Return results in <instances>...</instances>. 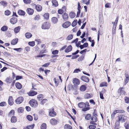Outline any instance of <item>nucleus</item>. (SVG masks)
<instances>
[{
	"instance_id": "nucleus-15",
	"label": "nucleus",
	"mask_w": 129,
	"mask_h": 129,
	"mask_svg": "<svg viewBox=\"0 0 129 129\" xmlns=\"http://www.w3.org/2000/svg\"><path fill=\"white\" fill-rule=\"evenodd\" d=\"M21 27L20 26H18L16 27L14 29V32L16 34L18 33L20 31Z\"/></svg>"
},
{
	"instance_id": "nucleus-27",
	"label": "nucleus",
	"mask_w": 129,
	"mask_h": 129,
	"mask_svg": "<svg viewBox=\"0 0 129 129\" xmlns=\"http://www.w3.org/2000/svg\"><path fill=\"white\" fill-rule=\"evenodd\" d=\"M81 79L82 81H89V78L85 76H82L81 78Z\"/></svg>"
},
{
	"instance_id": "nucleus-37",
	"label": "nucleus",
	"mask_w": 129,
	"mask_h": 129,
	"mask_svg": "<svg viewBox=\"0 0 129 129\" xmlns=\"http://www.w3.org/2000/svg\"><path fill=\"white\" fill-rule=\"evenodd\" d=\"M26 118L29 121H31L33 119L32 117L30 115H27L26 116Z\"/></svg>"
},
{
	"instance_id": "nucleus-19",
	"label": "nucleus",
	"mask_w": 129,
	"mask_h": 129,
	"mask_svg": "<svg viewBox=\"0 0 129 129\" xmlns=\"http://www.w3.org/2000/svg\"><path fill=\"white\" fill-rule=\"evenodd\" d=\"M15 86L16 88L18 89H20L22 87L21 84L19 82H17L15 83Z\"/></svg>"
},
{
	"instance_id": "nucleus-59",
	"label": "nucleus",
	"mask_w": 129,
	"mask_h": 129,
	"mask_svg": "<svg viewBox=\"0 0 129 129\" xmlns=\"http://www.w3.org/2000/svg\"><path fill=\"white\" fill-rule=\"evenodd\" d=\"M81 71V70L78 69H77L75 70L73 73H78L79 72H80Z\"/></svg>"
},
{
	"instance_id": "nucleus-64",
	"label": "nucleus",
	"mask_w": 129,
	"mask_h": 129,
	"mask_svg": "<svg viewBox=\"0 0 129 129\" xmlns=\"http://www.w3.org/2000/svg\"><path fill=\"white\" fill-rule=\"evenodd\" d=\"M35 41L38 43V44L40 43L41 42V40L39 39H37L35 40Z\"/></svg>"
},
{
	"instance_id": "nucleus-51",
	"label": "nucleus",
	"mask_w": 129,
	"mask_h": 129,
	"mask_svg": "<svg viewBox=\"0 0 129 129\" xmlns=\"http://www.w3.org/2000/svg\"><path fill=\"white\" fill-rule=\"evenodd\" d=\"M24 2L26 4H30L31 0H23Z\"/></svg>"
},
{
	"instance_id": "nucleus-1",
	"label": "nucleus",
	"mask_w": 129,
	"mask_h": 129,
	"mask_svg": "<svg viewBox=\"0 0 129 129\" xmlns=\"http://www.w3.org/2000/svg\"><path fill=\"white\" fill-rule=\"evenodd\" d=\"M118 122L119 123L120 122H125V120L126 119V117L123 115H121L118 116Z\"/></svg>"
},
{
	"instance_id": "nucleus-25",
	"label": "nucleus",
	"mask_w": 129,
	"mask_h": 129,
	"mask_svg": "<svg viewBox=\"0 0 129 129\" xmlns=\"http://www.w3.org/2000/svg\"><path fill=\"white\" fill-rule=\"evenodd\" d=\"M25 36L26 38L29 39L31 37L32 35L31 33H27L25 34Z\"/></svg>"
},
{
	"instance_id": "nucleus-49",
	"label": "nucleus",
	"mask_w": 129,
	"mask_h": 129,
	"mask_svg": "<svg viewBox=\"0 0 129 129\" xmlns=\"http://www.w3.org/2000/svg\"><path fill=\"white\" fill-rule=\"evenodd\" d=\"M124 126L125 129H129V125L127 123H125L124 124Z\"/></svg>"
},
{
	"instance_id": "nucleus-34",
	"label": "nucleus",
	"mask_w": 129,
	"mask_h": 129,
	"mask_svg": "<svg viewBox=\"0 0 129 129\" xmlns=\"http://www.w3.org/2000/svg\"><path fill=\"white\" fill-rule=\"evenodd\" d=\"M74 86H76L80 84V81H72Z\"/></svg>"
},
{
	"instance_id": "nucleus-20",
	"label": "nucleus",
	"mask_w": 129,
	"mask_h": 129,
	"mask_svg": "<svg viewBox=\"0 0 129 129\" xmlns=\"http://www.w3.org/2000/svg\"><path fill=\"white\" fill-rule=\"evenodd\" d=\"M50 122L52 124L54 125L57 123L56 120L54 118L51 119L50 120Z\"/></svg>"
},
{
	"instance_id": "nucleus-26",
	"label": "nucleus",
	"mask_w": 129,
	"mask_h": 129,
	"mask_svg": "<svg viewBox=\"0 0 129 129\" xmlns=\"http://www.w3.org/2000/svg\"><path fill=\"white\" fill-rule=\"evenodd\" d=\"M0 4L3 5L4 7H6L7 6V3L4 1H2L0 2Z\"/></svg>"
},
{
	"instance_id": "nucleus-24",
	"label": "nucleus",
	"mask_w": 129,
	"mask_h": 129,
	"mask_svg": "<svg viewBox=\"0 0 129 129\" xmlns=\"http://www.w3.org/2000/svg\"><path fill=\"white\" fill-rule=\"evenodd\" d=\"M86 87L84 85H82L80 88V90L81 91H84L86 90Z\"/></svg>"
},
{
	"instance_id": "nucleus-6",
	"label": "nucleus",
	"mask_w": 129,
	"mask_h": 129,
	"mask_svg": "<svg viewBox=\"0 0 129 129\" xmlns=\"http://www.w3.org/2000/svg\"><path fill=\"white\" fill-rule=\"evenodd\" d=\"M71 25V23L69 21H67L64 22L62 25V27L64 28H67Z\"/></svg>"
},
{
	"instance_id": "nucleus-45",
	"label": "nucleus",
	"mask_w": 129,
	"mask_h": 129,
	"mask_svg": "<svg viewBox=\"0 0 129 129\" xmlns=\"http://www.w3.org/2000/svg\"><path fill=\"white\" fill-rule=\"evenodd\" d=\"M73 35H70L68 36L67 38V39L68 40H70L73 38Z\"/></svg>"
},
{
	"instance_id": "nucleus-40",
	"label": "nucleus",
	"mask_w": 129,
	"mask_h": 129,
	"mask_svg": "<svg viewBox=\"0 0 129 129\" xmlns=\"http://www.w3.org/2000/svg\"><path fill=\"white\" fill-rule=\"evenodd\" d=\"M18 111L19 113H22L23 111V108L21 107L19 108L18 110Z\"/></svg>"
},
{
	"instance_id": "nucleus-48",
	"label": "nucleus",
	"mask_w": 129,
	"mask_h": 129,
	"mask_svg": "<svg viewBox=\"0 0 129 129\" xmlns=\"http://www.w3.org/2000/svg\"><path fill=\"white\" fill-rule=\"evenodd\" d=\"M47 101V100L46 99H43L41 102V104L43 105Z\"/></svg>"
},
{
	"instance_id": "nucleus-38",
	"label": "nucleus",
	"mask_w": 129,
	"mask_h": 129,
	"mask_svg": "<svg viewBox=\"0 0 129 129\" xmlns=\"http://www.w3.org/2000/svg\"><path fill=\"white\" fill-rule=\"evenodd\" d=\"M44 17L46 19H48L49 17V14L48 13H45L44 15Z\"/></svg>"
},
{
	"instance_id": "nucleus-41",
	"label": "nucleus",
	"mask_w": 129,
	"mask_h": 129,
	"mask_svg": "<svg viewBox=\"0 0 129 129\" xmlns=\"http://www.w3.org/2000/svg\"><path fill=\"white\" fill-rule=\"evenodd\" d=\"M91 96V95L88 93H86L84 95V98L86 99L90 98Z\"/></svg>"
},
{
	"instance_id": "nucleus-7",
	"label": "nucleus",
	"mask_w": 129,
	"mask_h": 129,
	"mask_svg": "<svg viewBox=\"0 0 129 129\" xmlns=\"http://www.w3.org/2000/svg\"><path fill=\"white\" fill-rule=\"evenodd\" d=\"M27 13L29 15H32L34 12V10L30 8H28L26 10Z\"/></svg>"
},
{
	"instance_id": "nucleus-52",
	"label": "nucleus",
	"mask_w": 129,
	"mask_h": 129,
	"mask_svg": "<svg viewBox=\"0 0 129 129\" xmlns=\"http://www.w3.org/2000/svg\"><path fill=\"white\" fill-rule=\"evenodd\" d=\"M40 19V16L39 15L36 16L34 18V20H38Z\"/></svg>"
},
{
	"instance_id": "nucleus-60",
	"label": "nucleus",
	"mask_w": 129,
	"mask_h": 129,
	"mask_svg": "<svg viewBox=\"0 0 129 129\" xmlns=\"http://www.w3.org/2000/svg\"><path fill=\"white\" fill-rule=\"evenodd\" d=\"M90 0H88V1L87 2V0H84L83 1L84 3H85L87 5H89L90 3Z\"/></svg>"
},
{
	"instance_id": "nucleus-42",
	"label": "nucleus",
	"mask_w": 129,
	"mask_h": 129,
	"mask_svg": "<svg viewBox=\"0 0 129 129\" xmlns=\"http://www.w3.org/2000/svg\"><path fill=\"white\" fill-rule=\"evenodd\" d=\"M28 44L30 46L33 47L35 45V42L34 41L29 42L28 43Z\"/></svg>"
},
{
	"instance_id": "nucleus-21",
	"label": "nucleus",
	"mask_w": 129,
	"mask_h": 129,
	"mask_svg": "<svg viewBox=\"0 0 129 129\" xmlns=\"http://www.w3.org/2000/svg\"><path fill=\"white\" fill-rule=\"evenodd\" d=\"M52 5L55 7H57L58 6V3L57 1L56 0H53L52 1Z\"/></svg>"
},
{
	"instance_id": "nucleus-58",
	"label": "nucleus",
	"mask_w": 129,
	"mask_h": 129,
	"mask_svg": "<svg viewBox=\"0 0 129 129\" xmlns=\"http://www.w3.org/2000/svg\"><path fill=\"white\" fill-rule=\"evenodd\" d=\"M22 78V76H17L16 77V80H18L20 79H21Z\"/></svg>"
},
{
	"instance_id": "nucleus-28",
	"label": "nucleus",
	"mask_w": 129,
	"mask_h": 129,
	"mask_svg": "<svg viewBox=\"0 0 129 129\" xmlns=\"http://www.w3.org/2000/svg\"><path fill=\"white\" fill-rule=\"evenodd\" d=\"M116 26V25L115 24H113L112 29V32L113 34H114L115 33Z\"/></svg>"
},
{
	"instance_id": "nucleus-35",
	"label": "nucleus",
	"mask_w": 129,
	"mask_h": 129,
	"mask_svg": "<svg viewBox=\"0 0 129 129\" xmlns=\"http://www.w3.org/2000/svg\"><path fill=\"white\" fill-rule=\"evenodd\" d=\"M46 125L45 123H43L41 126V129H46Z\"/></svg>"
},
{
	"instance_id": "nucleus-13",
	"label": "nucleus",
	"mask_w": 129,
	"mask_h": 129,
	"mask_svg": "<svg viewBox=\"0 0 129 129\" xmlns=\"http://www.w3.org/2000/svg\"><path fill=\"white\" fill-rule=\"evenodd\" d=\"M9 104L10 105H12L13 104V99L12 96H10L8 100Z\"/></svg>"
},
{
	"instance_id": "nucleus-10",
	"label": "nucleus",
	"mask_w": 129,
	"mask_h": 129,
	"mask_svg": "<svg viewBox=\"0 0 129 129\" xmlns=\"http://www.w3.org/2000/svg\"><path fill=\"white\" fill-rule=\"evenodd\" d=\"M62 17L64 20H68V14L66 13H64L62 15Z\"/></svg>"
},
{
	"instance_id": "nucleus-47",
	"label": "nucleus",
	"mask_w": 129,
	"mask_h": 129,
	"mask_svg": "<svg viewBox=\"0 0 129 129\" xmlns=\"http://www.w3.org/2000/svg\"><path fill=\"white\" fill-rule=\"evenodd\" d=\"M125 76L126 77L125 81H128L129 80V76L128 75L127 73H125Z\"/></svg>"
},
{
	"instance_id": "nucleus-14",
	"label": "nucleus",
	"mask_w": 129,
	"mask_h": 129,
	"mask_svg": "<svg viewBox=\"0 0 129 129\" xmlns=\"http://www.w3.org/2000/svg\"><path fill=\"white\" fill-rule=\"evenodd\" d=\"M35 7L37 11L40 12L42 10V7L41 5H36Z\"/></svg>"
},
{
	"instance_id": "nucleus-62",
	"label": "nucleus",
	"mask_w": 129,
	"mask_h": 129,
	"mask_svg": "<svg viewBox=\"0 0 129 129\" xmlns=\"http://www.w3.org/2000/svg\"><path fill=\"white\" fill-rule=\"evenodd\" d=\"M84 58V56H82L79 57L78 59V60L79 61H81Z\"/></svg>"
},
{
	"instance_id": "nucleus-50",
	"label": "nucleus",
	"mask_w": 129,
	"mask_h": 129,
	"mask_svg": "<svg viewBox=\"0 0 129 129\" xmlns=\"http://www.w3.org/2000/svg\"><path fill=\"white\" fill-rule=\"evenodd\" d=\"M117 113H123L125 112V111L122 110H116Z\"/></svg>"
},
{
	"instance_id": "nucleus-17",
	"label": "nucleus",
	"mask_w": 129,
	"mask_h": 129,
	"mask_svg": "<svg viewBox=\"0 0 129 129\" xmlns=\"http://www.w3.org/2000/svg\"><path fill=\"white\" fill-rule=\"evenodd\" d=\"M51 20L52 22L54 24L56 23L58 21L57 18L55 17H53L52 18Z\"/></svg>"
},
{
	"instance_id": "nucleus-57",
	"label": "nucleus",
	"mask_w": 129,
	"mask_h": 129,
	"mask_svg": "<svg viewBox=\"0 0 129 129\" xmlns=\"http://www.w3.org/2000/svg\"><path fill=\"white\" fill-rule=\"evenodd\" d=\"M6 105V103L5 102H1L0 103V106H4Z\"/></svg>"
},
{
	"instance_id": "nucleus-11",
	"label": "nucleus",
	"mask_w": 129,
	"mask_h": 129,
	"mask_svg": "<svg viewBox=\"0 0 129 129\" xmlns=\"http://www.w3.org/2000/svg\"><path fill=\"white\" fill-rule=\"evenodd\" d=\"M18 41V38H15L11 42V44L13 45H15L16 44Z\"/></svg>"
},
{
	"instance_id": "nucleus-54",
	"label": "nucleus",
	"mask_w": 129,
	"mask_h": 129,
	"mask_svg": "<svg viewBox=\"0 0 129 129\" xmlns=\"http://www.w3.org/2000/svg\"><path fill=\"white\" fill-rule=\"evenodd\" d=\"M117 113V112H116V110L114 111L113 112V113L112 115L111 116L112 118H114L116 114Z\"/></svg>"
},
{
	"instance_id": "nucleus-31",
	"label": "nucleus",
	"mask_w": 129,
	"mask_h": 129,
	"mask_svg": "<svg viewBox=\"0 0 129 129\" xmlns=\"http://www.w3.org/2000/svg\"><path fill=\"white\" fill-rule=\"evenodd\" d=\"M65 129H72V127L69 124H66L64 126Z\"/></svg>"
},
{
	"instance_id": "nucleus-29",
	"label": "nucleus",
	"mask_w": 129,
	"mask_h": 129,
	"mask_svg": "<svg viewBox=\"0 0 129 129\" xmlns=\"http://www.w3.org/2000/svg\"><path fill=\"white\" fill-rule=\"evenodd\" d=\"M14 110H12L9 112V116L10 117L13 116L14 114Z\"/></svg>"
},
{
	"instance_id": "nucleus-8",
	"label": "nucleus",
	"mask_w": 129,
	"mask_h": 129,
	"mask_svg": "<svg viewBox=\"0 0 129 129\" xmlns=\"http://www.w3.org/2000/svg\"><path fill=\"white\" fill-rule=\"evenodd\" d=\"M10 21L11 23L13 24H14L17 23V19L15 17H13L10 19Z\"/></svg>"
},
{
	"instance_id": "nucleus-23",
	"label": "nucleus",
	"mask_w": 129,
	"mask_h": 129,
	"mask_svg": "<svg viewBox=\"0 0 129 129\" xmlns=\"http://www.w3.org/2000/svg\"><path fill=\"white\" fill-rule=\"evenodd\" d=\"M70 17L71 18H74L76 16V14L73 12L70 13L69 14Z\"/></svg>"
},
{
	"instance_id": "nucleus-5",
	"label": "nucleus",
	"mask_w": 129,
	"mask_h": 129,
	"mask_svg": "<svg viewBox=\"0 0 129 129\" xmlns=\"http://www.w3.org/2000/svg\"><path fill=\"white\" fill-rule=\"evenodd\" d=\"M37 93L33 90H30L28 93V95L30 96H33L37 94Z\"/></svg>"
},
{
	"instance_id": "nucleus-12",
	"label": "nucleus",
	"mask_w": 129,
	"mask_h": 129,
	"mask_svg": "<svg viewBox=\"0 0 129 129\" xmlns=\"http://www.w3.org/2000/svg\"><path fill=\"white\" fill-rule=\"evenodd\" d=\"M72 48L71 45H70L65 50V52L66 53L69 52L72 50Z\"/></svg>"
},
{
	"instance_id": "nucleus-56",
	"label": "nucleus",
	"mask_w": 129,
	"mask_h": 129,
	"mask_svg": "<svg viewBox=\"0 0 129 129\" xmlns=\"http://www.w3.org/2000/svg\"><path fill=\"white\" fill-rule=\"evenodd\" d=\"M58 51L57 50H55L52 52V54L54 55L56 54H58Z\"/></svg>"
},
{
	"instance_id": "nucleus-53",
	"label": "nucleus",
	"mask_w": 129,
	"mask_h": 129,
	"mask_svg": "<svg viewBox=\"0 0 129 129\" xmlns=\"http://www.w3.org/2000/svg\"><path fill=\"white\" fill-rule=\"evenodd\" d=\"M75 20H76L74 21L72 24V25L73 27H74L77 24V21H76Z\"/></svg>"
},
{
	"instance_id": "nucleus-32",
	"label": "nucleus",
	"mask_w": 129,
	"mask_h": 129,
	"mask_svg": "<svg viewBox=\"0 0 129 129\" xmlns=\"http://www.w3.org/2000/svg\"><path fill=\"white\" fill-rule=\"evenodd\" d=\"M91 120L94 122H96L97 120L96 116L94 115L92 116L91 118Z\"/></svg>"
},
{
	"instance_id": "nucleus-2",
	"label": "nucleus",
	"mask_w": 129,
	"mask_h": 129,
	"mask_svg": "<svg viewBox=\"0 0 129 129\" xmlns=\"http://www.w3.org/2000/svg\"><path fill=\"white\" fill-rule=\"evenodd\" d=\"M30 105L33 107H36L38 105L37 101L34 99L30 100L29 102Z\"/></svg>"
},
{
	"instance_id": "nucleus-39",
	"label": "nucleus",
	"mask_w": 129,
	"mask_h": 129,
	"mask_svg": "<svg viewBox=\"0 0 129 129\" xmlns=\"http://www.w3.org/2000/svg\"><path fill=\"white\" fill-rule=\"evenodd\" d=\"M91 115L89 114H88L86 115L85 116V119L87 120H89L91 118Z\"/></svg>"
},
{
	"instance_id": "nucleus-30",
	"label": "nucleus",
	"mask_w": 129,
	"mask_h": 129,
	"mask_svg": "<svg viewBox=\"0 0 129 129\" xmlns=\"http://www.w3.org/2000/svg\"><path fill=\"white\" fill-rule=\"evenodd\" d=\"M43 95L42 94H40L37 96V98L39 100H41L43 99Z\"/></svg>"
},
{
	"instance_id": "nucleus-16",
	"label": "nucleus",
	"mask_w": 129,
	"mask_h": 129,
	"mask_svg": "<svg viewBox=\"0 0 129 129\" xmlns=\"http://www.w3.org/2000/svg\"><path fill=\"white\" fill-rule=\"evenodd\" d=\"M18 14L20 15H24L25 14V12L22 10H19L18 11Z\"/></svg>"
},
{
	"instance_id": "nucleus-33",
	"label": "nucleus",
	"mask_w": 129,
	"mask_h": 129,
	"mask_svg": "<svg viewBox=\"0 0 129 129\" xmlns=\"http://www.w3.org/2000/svg\"><path fill=\"white\" fill-rule=\"evenodd\" d=\"M8 27L6 26H3L1 29V30L3 31H5L8 29Z\"/></svg>"
},
{
	"instance_id": "nucleus-22",
	"label": "nucleus",
	"mask_w": 129,
	"mask_h": 129,
	"mask_svg": "<svg viewBox=\"0 0 129 129\" xmlns=\"http://www.w3.org/2000/svg\"><path fill=\"white\" fill-rule=\"evenodd\" d=\"M79 107L80 108H83L85 107V105L83 102H80L78 104Z\"/></svg>"
},
{
	"instance_id": "nucleus-44",
	"label": "nucleus",
	"mask_w": 129,
	"mask_h": 129,
	"mask_svg": "<svg viewBox=\"0 0 129 129\" xmlns=\"http://www.w3.org/2000/svg\"><path fill=\"white\" fill-rule=\"evenodd\" d=\"M10 13L11 12L9 10H7L5 12V14L7 16L9 15L10 14Z\"/></svg>"
},
{
	"instance_id": "nucleus-43",
	"label": "nucleus",
	"mask_w": 129,
	"mask_h": 129,
	"mask_svg": "<svg viewBox=\"0 0 129 129\" xmlns=\"http://www.w3.org/2000/svg\"><path fill=\"white\" fill-rule=\"evenodd\" d=\"M107 85V83L106 82H104L101 83L100 85V86L103 87L104 86H106Z\"/></svg>"
},
{
	"instance_id": "nucleus-36",
	"label": "nucleus",
	"mask_w": 129,
	"mask_h": 129,
	"mask_svg": "<svg viewBox=\"0 0 129 129\" xmlns=\"http://www.w3.org/2000/svg\"><path fill=\"white\" fill-rule=\"evenodd\" d=\"M34 124L27 126L26 128H24L23 129H32L34 127Z\"/></svg>"
},
{
	"instance_id": "nucleus-46",
	"label": "nucleus",
	"mask_w": 129,
	"mask_h": 129,
	"mask_svg": "<svg viewBox=\"0 0 129 129\" xmlns=\"http://www.w3.org/2000/svg\"><path fill=\"white\" fill-rule=\"evenodd\" d=\"M89 128L90 129H94L96 127V126L95 125H90L89 126Z\"/></svg>"
},
{
	"instance_id": "nucleus-61",
	"label": "nucleus",
	"mask_w": 129,
	"mask_h": 129,
	"mask_svg": "<svg viewBox=\"0 0 129 129\" xmlns=\"http://www.w3.org/2000/svg\"><path fill=\"white\" fill-rule=\"evenodd\" d=\"M25 50L26 51L28 52L30 50V48L28 46L26 47L25 48Z\"/></svg>"
},
{
	"instance_id": "nucleus-18",
	"label": "nucleus",
	"mask_w": 129,
	"mask_h": 129,
	"mask_svg": "<svg viewBox=\"0 0 129 129\" xmlns=\"http://www.w3.org/2000/svg\"><path fill=\"white\" fill-rule=\"evenodd\" d=\"M11 121L12 123L15 122L17 121V118L15 116H13L11 118Z\"/></svg>"
},
{
	"instance_id": "nucleus-55",
	"label": "nucleus",
	"mask_w": 129,
	"mask_h": 129,
	"mask_svg": "<svg viewBox=\"0 0 129 129\" xmlns=\"http://www.w3.org/2000/svg\"><path fill=\"white\" fill-rule=\"evenodd\" d=\"M125 101L126 103H129V98L127 97H126L125 98Z\"/></svg>"
},
{
	"instance_id": "nucleus-4",
	"label": "nucleus",
	"mask_w": 129,
	"mask_h": 129,
	"mask_svg": "<svg viewBox=\"0 0 129 129\" xmlns=\"http://www.w3.org/2000/svg\"><path fill=\"white\" fill-rule=\"evenodd\" d=\"M24 100V98L22 96H19L15 100V103L18 104L22 103Z\"/></svg>"
},
{
	"instance_id": "nucleus-9",
	"label": "nucleus",
	"mask_w": 129,
	"mask_h": 129,
	"mask_svg": "<svg viewBox=\"0 0 129 129\" xmlns=\"http://www.w3.org/2000/svg\"><path fill=\"white\" fill-rule=\"evenodd\" d=\"M54 108H52V110L49 112V115L51 116L54 117L56 115V113L54 111Z\"/></svg>"
},
{
	"instance_id": "nucleus-3",
	"label": "nucleus",
	"mask_w": 129,
	"mask_h": 129,
	"mask_svg": "<svg viewBox=\"0 0 129 129\" xmlns=\"http://www.w3.org/2000/svg\"><path fill=\"white\" fill-rule=\"evenodd\" d=\"M50 24L49 23L45 22L42 24L41 28L43 29H48L50 28Z\"/></svg>"
},
{
	"instance_id": "nucleus-63",
	"label": "nucleus",
	"mask_w": 129,
	"mask_h": 129,
	"mask_svg": "<svg viewBox=\"0 0 129 129\" xmlns=\"http://www.w3.org/2000/svg\"><path fill=\"white\" fill-rule=\"evenodd\" d=\"M123 89V88L122 87H120L118 89V92L119 93H121L122 91H123L122 90V89Z\"/></svg>"
}]
</instances>
